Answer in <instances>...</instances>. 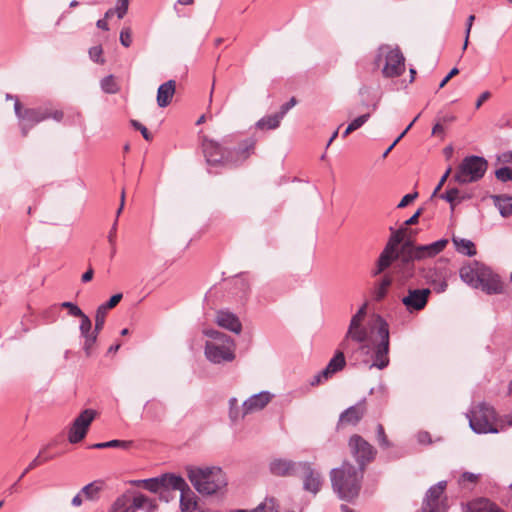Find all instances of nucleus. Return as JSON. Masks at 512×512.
<instances>
[{
    "label": "nucleus",
    "mask_w": 512,
    "mask_h": 512,
    "mask_svg": "<svg viewBox=\"0 0 512 512\" xmlns=\"http://www.w3.org/2000/svg\"><path fill=\"white\" fill-rule=\"evenodd\" d=\"M366 304L359 308L350 320L340 346L355 363L369 369L383 370L389 365L390 332L388 323L378 316L373 325L363 324Z\"/></svg>",
    "instance_id": "f257e3e1"
},
{
    "label": "nucleus",
    "mask_w": 512,
    "mask_h": 512,
    "mask_svg": "<svg viewBox=\"0 0 512 512\" xmlns=\"http://www.w3.org/2000/svg\"><path fill=\"white\" fill-rule=\"evenodd\" d=\"M366 304L359 308L350 320L340 346L355 363L369 369L383 370L389 365L390 332L388 323L378 316L373 325L363 324Z\"/></svg>",
    "instance_id": "f03ea898"
},
{
    "label": "nucleus",
    "mask_w": 512,
    "mask_h": 512,
    "mask_svg": "<svg viewBox=\"0 0 512 512\" xmlns=\"http://www.w3.org/2000/svg\"><path fill=\"white\" fill-rule=\"evenodd\" d=\"M363 472L364 470L357 469L348 462H344L340 468L331 470L332 488L341 500L351 502L358 496Z\"/></svg>",
    "instance_id": "7ed1b4c3"
},
{
    "label": "nucleus",
    "mask_w": 512,
    "mask_h": 512,
    "mask_svg": "<svg viewBox=\"0 0 512 512\" xmlns=\"http://www.w3.org/2000/svg\"><path fill=\"white\" fill-rule=\"evenodd\" d=\"M202 147L209 165H236L249 157L254 149V142L251 140L245 141L238 148L228 150L223 149L219 143L205 138Z\"/></svg>",
    "instance_id": "20e7f679"
},
{
    "label": "nucleus",
    "mask_w": 512,
    "mask_h": 512,
    "mask_svg": "<svg viewBox=\"0 0 512 512\" xmlns=\"http://www.w3.org/2000/svg\"><path fill=\"white\" fill-rule=\"evenodd\" d=\"M187 477L196 491L202 495H213L227 485V477L219 467H188Z\"/></svg>",
    "instance_id": "39448f33"
},
{
    "label": "nucleus",
    "mask_w": 512,
    "mask_h": 512,
    "mask_svg": "<svg viewBox=\"0 0 512 512\" xmlns=\"http://www.w3.org/2000/svg\"><path fill=\"white\" fill-rule=\"evenodd\" d=\"M203 334L209 338L204 347L208 361L223 364L235 359V342L230 336L214 329H205Z\"/></svg>",
    "instance_id": "423d86ee"
},
{
    "label": "nucleus",
    "mask_w": 512,
    "mask_h": 512,
    "mask_svg": "<svg viewBox=\"0 0 512 512\" xmlns=\"http://www.w3.org/2000/svg\"><path fill=\"white\" fill-rule=\"evenodd\" d=\"M375 62L377 66L383 63L382 74L386 78L398 77L405 71V58L398 47L380 46Z\"/></svg>",
    "instance_id": "0eeeda50"
},
{
    "label": "nucleus",
    "mask_w": 512,
    "mask_h": 512,
    "mask_svg": "<svg viewBox=\"0 0 512 512\" xmlns=\"http://www.w3.org/2000/svg\"><path fill=\"white\" fill-rule=\"evenodd\" d=\"M471 429L478 434L498 433L495 426L496 413L493 407L486 403H479L473 407L467 415Z\"/></svg>",
    "instance_id": "6e6552de"
},
{
    "label": "nucleus",
    "mask_w": 512,
    "mask_h": 512,
    "mask_svg": "<svg viewBox=\"0 0 512 512\" xmlns=\"http://www.w3.org/2000/svg\"><path fill=\"white\" fill-rule=\"evenodd\" d=\"M488 167L487 161L480 156H467L459 165L453 180L459 184L476 182L481 179Z\"/></svg>",
    "instance_id": "1a4fd4ad"
},
{
    "label": "nucleus",
    "mask_w": 512,
    "mask_h": 512,
    "mask_svg": "<svg viewBox=\"0 0 512 512\" xmlns=\"http://www.w3.org/2000/svg\"><path fill=\"white\" fill-rule=\"evenodd\" d=\"M155 507V503L143 494L133 497L124 494L116 499L109 512H136L137 509L152 512Z\"/></svg>",
    "instance_id": "9d476101"
},
{
    "label": "nucleus",
    "mask_w": 512,
    "mask_h": 512,
    "mask_svg": "<svg viewBox=\"0 0 512 512\" xmlns=\"http://www.w3.org/2000/svg\"><path fill=\"white\" fill-rule=\"evenodd\" d=\"M97 416V412L93 409L83 410L71 423L67 438L71 444H76L82 441L87 435L88 429L94 419Z\"/></svg>",
    "instance_id": "9b49d317"
},
{
    "label": "nucleus",
    "mask_w": 512,
    "mask_h": 512,
    "mask_svg": "<svg viewBox=\"0 0 512 512\" xmlns=\"http://www.w3.org/2000/svg\"><path fill=\"white\" fill-rule=\"evenodd\" d=\"M349 448L361 470H364L366 465L375 458V449L360 435L350 437Z\"/></svg>",
    "instance_id": "f8f14e48"
},
{
    "label": "nucleus",
    "mask_w": 512,
    "mask_h": 512,
    "mask_svg": "<svg viewBox=\"0 0 512 512\" xmlns=\"http://www.w3.org/2000/svg\"><path fill=\"white\" fill-rule=\"evenodd\" d=\"M137 483L150 492L161 493L162 490L183 487L185 480L175 474H163L159 477L139 480Z\"/></svg>",
    "instance_id": "ddd939ff"
},
{
    "label": "nucleus",
    "mask_w": 512,
    "mask_h": 512,
    "mask_svg": "<svg viewBox=\"0 0 512 512\" xmlns=\"http://www.w3.org/2000/svg\"><path fill=\"white\" fill-rule=\"evenodd\" d=\"M446 485V481H440L427 491L421 512H446V503L441 499Z\"/></svg>",
    "instance_id": "4468645a"
},
{
    "label": "nucleus",
    "mask_w": 512,
    "mask_h": 512,
    "mask_svg": "<svg viewBox=\"0 0 512 512\" xmlns=\"http://www.w3.org/2000/svg\"><path fill=\"white\" fill-rule=\"evenodd\" d=\"M14 110L16 116L21 121V130L24 136L27 135L28 130L35 124L49 118V115L41 110L26 109L22 111V106L18 99H16V103H14Z\"/></svg>",
    "instance_id": "2eb2a0df"
},
{
    "label": "nucleus",
    "mask_w": 512,
    "mask_h": 512,
    "mask_svg": "<svg viewBox=\"0 0 512 512\" xmlns=\"http://www.w3.org/2000/svg\"><path fill=\"white\" fill-rule=\"evenodd\" d=\"M404 244H409V251L411 252L412 256L415 258V260L421 261L435 257L441 253L448 244V240L440 239L427 245H414L411 241H406Z\"/></svg>",
    "instance_id": "dca6fc26"
},
{
    "label": "nucleus",
    "mask_w": 512,
    "mask_h": 512,
    "mask_svg": "<svg viewBox=\"0 0 512 512\" xmlns=\"http://www.w3.org/2000/svg\"><path fill=\"white\" fill-rule=\"evenodd\" d=\"M414 261L416 260L409 251V244L403 243L394 266L395 273L398 274L402 280L411 278L415 271Z\"/></svg>",
    "instance_id": "f3484780"
},
{
    "label": "nucleus",
    "mask_w": 512,
    "mask_h": 512,
    "mask_svg": "<svg viewBox=\"0 0 512 512\" xmlns=\"http://www.w3.org/2000/svg\"><path fill=\"white\" fill-rule=\"evenodd\" d=\"M476 289H481L488 295L501 294L503 292V282L498 274L486 266Z\"/></svg>",
    "instance_id": "a211bd4d"
},
{
    "label": "nucleus",
    "mask_w": 512,
    "mask_h": 512,
    "mask_svg": "<svg viewBox=\"0 0 512 512\" xmlns=\"http://www.w3.org/2000/svg\"><path fill=\"white\" fill-rule=\"evenodd\" d=\"M299 467V473L303 474L304 490L317 494L323 483L321 474L314 470L308 462H300Z\"/></svg>",
    "instance_id": "6ab92c4d"
},
{
    "label": "nucleus",
    "mask_w": 512,
    "mask_h": 512,
    "mask_svg": "<svg viewBox=\"0 0 512 512\" xmlns=\"http://www.w3.org/2000/svg\"><path fill=\"white\" fill-rule=\"evenodd\" d=\"M486 265L479 261H469L462 265L459 270L460 279L468 286L476 289L479 279L484 272Z\"/></svg>",
    "instance_id": "aec40b11"
},
{
    "label": "nucleus",
    "mask_w": 512,
    "mask_h": 512,
    "mask_svg": "<svg viewBox=\"0 0 512 512\" xmlns=\"http://www.w3.org/2000/svg\"><path fill=\"white\" fill-rule=\"evenodd\" d=\"M430 293L429 289H409L408 294L402 298V303L409 312L422 310Z\"/></svg>",
    "instance_id": "412c9836"
},
{
    "label": "nucleus",
    "mask_w": 512,
    "mask_h": 512,
    "mask_svg": "<svg viewBox=\"0 0 512 512\" xmlns=\"http://www.w3.org/2000/svg\"><path fill=\"white\" fill-rule=\"evenodd\" d=\"M79 330L81 337L84 339L83 350L86 356L89 357L92 354V348L97 341L99 332L95 328L92 330V322L87 315L80 318Z\"/></svg>",
    "instance_id": "4be33fe9"
},
{
    "label": "nucleus",
    "mask_w": 512,
    "mask_h": 512,
    "mask_svg": "<svg viewBox=\"0 0 512 512\" xmlns=\"http://www.w3.org/2000/svg\"><path fill=\"white\" fill-rule=\"evenodd\" d=\"M174 490L180 491L181 512H203L197 495L186 482L183 487L175 488Z\"/></svg>",
    "instance_id": "5701e85b"
},
{
    "label": "nucleus",
    "mask_w": 512,
    "mask_h": 512,
    "mask_svg": "<svg viewBox=\"0 0 512 512\" xmlns=\"http://www.w3.org/2000/svg\"><path fill=\"white\" fill-rule=\"evenodd\" d=\"M272 398L273 394H271L269 391H261L250 396L243 403V416L264 409L272 400Z\"/></svg>",
    "instance_id": "b1692460"
},
{
    "label": "nucleus",
    "mask_w": 512,
    "mask_h": 512,
    "mask_svg": "<svg viewBox=\"0 0 512 512\" xmlns=\"http://www.w3.org/2000/svg\"><path fill=\"white\" fill-rule=\"evenodd\" d=\"M365 413L366 401L363 399L340 414L338 426L344 424L356 425L363 418Z\"/></svg>",
    "instance_id": "393cba45"
},
{
    "label": "nucleus",
    "mask_w": 512,
    "mask_h": 512,
    "mask_svg": "<svg viewBox=\"0 0 512 512\" xmlns=\"http://www.w3.org/2000/svg\"><path fill=\"white\" fill-rule=\"evenodd\" d=\"M300 462H293L288 459H274L270 462L269 468L273 475L291 476L299 474Z\"/></svg>",
    "instance_id": "a878e982"
},
{
    "label": "nucleus",
    "mask_w": 512,
    "mask_h": 512,
    "mask_svg": "<svg viewBox=\"0 0 512 512\" xmlns=\"http://www.w3.org/2000/svg\"><path fill=\"white\" fill-rule=\"evenodd\" d=\"M216 323L235 334H239L242 331V324L238 317L230 311L220 310L216 314Z\"/></svg>",
    "instance_id": "bb28decb"
},
{
    "label": "nucleus",
    "mask_w": 512,
    "mask_h": 512,
    "mask_svg": "<svg viewBox=\"0 0 512 512\" xmlns=\"http://www.w3.org/2000/svg\"><path fill=\"white\" fill-rule=\"evenodd\" d=\"M448 272L442 269H433L427 272L426 279L437 293H443L448 287Z\"/></svg>",
    "instance_id": "cd10ccee"
},
{
    "label": "nucleus",
    "mask_w": 512,
    "mask_h": 512,
    "mask_svg": "<svg viewBox=\"0 0 512 512\" xmlns=\"http://www.w3.org/2000/svg\"><path fill=\"white\" fill-rule=\"evenodd\" d=\"M176 82L169 80L158 87L157 90V104L159 107H167L175 94Z\"/></svg>",
    "instance_id": "c85d7f7f"
},
{
    "label": "nucleus",
    "mask_w": 512,
    "mask_h": 512,
    "mask_svg": "<svg viewBox=\"0 0 512 512\" xmlns=\"http://www.w3.org/2000/svg\"><path fill=\"white\" fill-rule=\"evenodd\" d=\"M345 354L348 356V352L339 345V349L336 351L334 357L323 369V375H328L331 377L336 372L342 370L346 364Z\"/></svg>",
    "instance_id": "c756f323"
},
{
    "label": "nucleus",
    "mask_w": 512,
    "mask_h": 512,
    "mask_svg": "<svg viewBox=\"0 0 512 512\" xmlns=\"http://www.w3.org/2000/svg\"><path fill=\"white\" fill-rule=\"evenodd\" d=\"M398 254L399 252H392L389 249L384 248L377 260V268L373 274L378 275L390 267L393 262H396Z\"/></svg>",
    "instance_id": "7c9ffc66"
},
{
    "label": "nucleus",
    "mask_w": 512,
    "mask_h": 512,
    "mask_svg": "<svg viewBox=\"0 0 512 512\" xmlns=\"http://www.w3.org/2000/svg\"><path fill=\"white\" fill-rule=\"evenodd\" d=\"M468 512H503L488 499L480 498L468 504Z\"/></svg>",
    "instance_id": "2f4dec72"
},
{
    "label": "nucleus",
    "mask_w": 512,
    "mask_h": 512,
    "mask_svg": "<svg viewBox=\"0 0 512 512\" xmlns=\"http://www.w3.org/2000/svg\"><path fill=\"white\" fill-rule=\"evenodd\" d=\"M452 241L456 247V250L459 253H462L470 257L476 254L475 245L471 240L453 237Z\"/></svg>",
    "instance_id": "473e14b6"
},
{
    "label": "nucleus",
    "mask_w": 512,
    "mask_h": 512,
    "mask_svg": "<svg viewBox=\"0 0 512 512\" xmlns=\"http://www.w3.org/2000/svg\"><path fill=\"white\" fill-rule=\"evenodd\" d=\"M495 206L499 209L503 217L512 215V197L510 196H493Z\"/></svg>",
    "instance_id": "72a5a7b5"
},
{
    "label": "nucleus",
    "mask_w": 512,
    "mask_h": 512,
    "mask_svg": "<svg viewBox=\"0 0 512 512\" xmlns=\"http://www.w3.org/2000/svg\"><path fill=\"white\" fill-rule=\"evenodd\" d=\"M232 512H279V505L274 498H266L264 502L252 510L238 509Z\"/></svg>",
    "instance_id": "f704fd0d"
},
{
    "label": "nucleus",
    "mask_w": 512,
    "mask_h": 512,
    "mask_svg": "<svg viewBox=\"0 0 512 512\" xmlns=\"http://www.w3.org/2000/svg\"><path fill=\"white\" fill-rule=\"evenodd\" d=\"M406 233V228L401 227L400 229L396 231H392V234L385 246V248L389 249L392 252H399L398 246L404 241Z\"/></svg>",
    "instance_id": "c9c22d12"
},
{
    "label": "nucleus",
    "mask_w": 512,
    "mask_h": 512,
    "mask_svg": "<svg viewBox=\"0 0 512 512\" xmlns=\"http://www.w3.org/2000/svg\"><path fill=\"white\" fill-rule=\"evenodd\" d=\"M283 117L277 112L273 115L261 118L257 123L259 129H276L279 127Z\"/></svg>",
    "instance_id": "e433bc0d"
},
{
    "label": "nucleus",
    "mask_w": 512,
    "mask_h": 512,
    "mask_svg": "<svg viewBox=\"0 0 512 512\" xmlns=\"http://www.w3.org/2000/svg\"><path fill=\"white\" fill-rule=\"evenodd\" d=\"M103 483L102 481H94L81 489V493L87 500H96L98 498L99 492L102 490Z\"/></svg>",
    "instance_id": "4c0bfd02"
},
{
    "label": "nucleus",
    "mask_w": 512,
    "mask_h": 512,
    "mask_svg": "<svg viewBox=\"0 0 512 512\" xmlns=\"http://www.w3.org/2000/svg\"><path fill=\"white\" fill-rule=\"evenodd\" d=\"M392 284V279L389 276H385L375 287L373 290V298L376 301H381L389 290V287Z\"/></svg>",
    "instance_id": "58836bf2"
},
{
    "label": "nucleus",
    "mask_w": 512,
    "mask_h": 512,
    "mask_svg": "<svg viewBox=\"0 0 512 512\" xmlns=\"http://www.w3.org/2000/svg\"><path fill=\"white\" fill-rule=\"evenodd\" d=\"M101 89L108 94H115L119 91V86L113 75L104 77L100 82Z\"/></svg>",
    "instance_id": "ea45409f"
},
{
    "label": "nucleus",
    "mask_w": 512,
    "mask_h": 512,
    "mask_svg": "<svg viewBox=\"0 0 512 512\" xmlns=\"http://www.w3.org/2000/svg\"><path fill=\"white\" fill-rule=\"evenodd\" d=\"M229 417L233 422L245 417L243 416V408H239L238 400L235 397L229 399Z\"/></svg>",
    "instance_id": "a19ab883"
},
{
    "label": "nucleus",
    "mask_w": 512,
    "mask_h": 512,
    "mask_svg": "<svg viewBox=\"0 0 512 512\" xmlns=\"http://www.w3.org/2000/svg\"><path fill=\"white\" fill-rule=\"evenodd\" d=\"M43 451L44 450H41L39 452V454L30 462V464L27 466V468L22 472V474L18 478V481H20L32 469L45 463L46 461H49L50 459H52V456H43Z\"/></svg>",
    "instance_id": "79ce46f5"
},
{
    "label": "nucleus",
    "mask_w": 512,
    "mask_h": 512,
    "mask_svg": "<svg viewBox=\"0 0 512 512\" xmlns=\"http://www.w3.org/2000/svg\"><path fill=\"white\" fill-rule=\"evenodd\" d=\"M440 197L451 205L458 204L465 199L464 196L460 195V191L457 188L447 190L445 193L441 194Z\"/></svg>",
    "instance_id": "37998d69"
},
{
    "label": "nucleus",
    "mask_w": 512,
    "mask_h": 512,
    "mask_svg": "<svg viewBox=\"0 0 512 512\" xmlns=\"http://www.w3.org/2000/svg\"><path fill=\"white\" fill-rule=\"evenodd\" d=\"M107 312L108 311L105 310V307H100V306L96 310L95 327L94 328L98 332H100L103 329V327H104Z\"/></svg>",
    "instance_id": "c03bdc74"
},
{
    "label": "nucleus",
    "mask_w": 512,
    "mask_h": 512,
    "mask_svg": "<svg viewBox=\"0 0 512 512\" xmlns=\"http://www.w3.org/2000/svg\"><path fill=\"white\" fill-rule=\"evenodd\" d=\"M62 308L68 309V312L71 316L82 318L86 314L74 303L72 302H63L61 303Z\"/></svg>",
    "instance_id": "a18cd8bd"
},
{
    "label": "nucleus",
    "mask_w": 512,
    "mask_h": 512,
    "mask_svg": "<svg viewBox=\"0 0 512 512\" xmlns=\"http://www.w3.org/2000/svg\"><path fill=\"white\" fill-rule=\"evenodd\" d=\"M496 178L501 182H508L512 180V169L509 167H501L495 172Z\"/></svg>",
    "instance_id": "49530a36"
},
{
    "label": "nucleus",
    "mask_w": 512,
    "mask_h": 512,
    "mask_svg": "<svg viewBox=\"0 0 512 512\" xmlns=\"http://www.w3.org/2000/svg\"><path fill=\"white\" fill-rule=\"evenodd\" d=\"M478 480H479L478 474H474L471 472H464L459 477L458 482L461 486L465 487L467 483L475 484Z\"/></svg>",
    "instance_id": "de8ad7c7"
},
{
    "label": "nucleus",
    "mask_w": 512,
    "mask_h": 512,
    "mask_svg": "<svg viewBox=\"0 0 512 512\" xmlns=\"http://www.w3.org/2000/svg\"><path fill=\"white\" fill-rule=\"evenodd\" d=\"M102 53H103V50H102L101 46H93L89 49V56H90L91 60L96 63H100V64L104 63Z\"/></svg>",
    "instance_id": "09e8293b"
},
{
    "label": "nucleus",
    "mask_w": 512,
    "mask_h": 512,
    "mask_svg": "<svg viewBox=\"0 0 512 512\" xmlns=\"http://www.w3.org/2000/svg\"><path fill=\"white\" fill-rule=\"evenodd\" d=\"M120 42L124 47H130L132 44V32L129 27H124L120 32Z\"/></svg>",
    "instance_id": "8fccbe9b"
},
{
    "label": "nucleus",
    "mask_w": 512,
    "mask_h": 512,
    "mask_svg": "<svg viewBox=\"0 0 512 512\" xmlns=\"http://www.w3.org/2000/svg\"><path fill=\"white\" fill-rule=\"evenodd\" d=\"M129 6L128 0H117V5L114 8L119 19H122L127 13Z\"/></svg>",
    "instance_id": "3c124183"
},
{
    "label": "nucleus",
    "mask_w": 512,
    "mask_h": 512,
    "mask_svg": "<svg viewBox=\"0 0 512 512\" xmlns=\"http://www.w3.org/2000/svg\"><path fill=\"white\" fill-rule=\"evenodd\" d=\"M131 125L136 129V130H139L140 133L142 134L143 138L147 141H150L152 140V135L151 133L148 131V129L142 125L139 121L137 120H131L130 121Z\"/></svg>",
    "instance_id": "603ef678"
},
{
    "label": "nucleus",
    "mask_w": 512,
    "mask_h": 512,
    "mask_svg": "<svg viewBox=\"0 0 512 512\" xmlns=\"http://www.w3.org/2000/svg\"><path fill=\"white\" fill-rule=\"evenodd\" d=\"M377 438H378V441H379V444L381 447H383V448L390 447L391 444H390L389 440L387 439L384 428L381 424H378V426H377Z\"/></svg>",
    "instance_id": "864d4df0"
},
{
    "label": "nucleus",
    "mask_w": 512,
    "mask_h": 512,
    "mask_svg": "<svg viewBox=\"0 0 512 512\" xmlns=\"http://www.w3.org/2000/svg\"><path fill=\"white\" fill-rule=\"evenodd\" d=\"M131 441L125 440H110L106 442V448H122L128 449L131 446Z\"/></svg>",
    "instance_id": "5fc2aeb1"
},
{
    "label": "nucleus",
    "mask_w": 512,
    "mask_h": 512,
    "mask_svg": "<svg viewBox=\"0 0 512 512\" xmlns=\"http://www.w3.org/2000/svg\"><path fill=\"white\" fill-rule=\"evenodd\" d=\"M370 118V113H366L355 118L349 125L353 130H357L362 127Z\"/></svg>",
    "instance_id": "6e6d98bb"
},
{
    "label": "nucleus",
    "mask_w": 512,
    "mask_h": 512,
    "mask_svg": "<svg viewBox=\"0 0 512 512\" xmlns=\"http://www.w3.org/2000/svg\"><path fill=\"white\" fill-rule=\"evenodd\" d=\"M122 299V294L121 293H118V294H115L113 295L108 302L100 305V307H105V310H109L113 307H115Z\"/></svg>",
    "instance_id": "4d7b16f0"
},
{
    "label": "nucleus",
    "mask_w": 512,
    "mask_h": 512,
    "mask_svg": "<svg viewBox=\"0 0 512 512\" xmlns=\"http://www.w3.org/2000/svg\"><path fill=\"white\" fill-rule=\"evenodd\" d=\"M296 99L294 97H292L288 102H286L285 104H283L281 107H280V111L278 112L282 117H284L286 115V113L291 109L293 108L295 105H296Z\"/></svg>",
    "instance_id": "13d9d810"
},
{
    "label": "nucleus",
    "mask_w": 512,
    "mask_h": 512,
    "mask_svg": "<svg viewBox=\"0 0 512 512\" xmlns=\"http://www.w3.org/2000/svg\"><path fill=\"white\" fill-rule=\"evenodd\" d=\"M417 193H413V194H406L402 199L401 201L398 203L397 207L398 208H404L406 207L410 202H412L416 197H417Z\"/></svg>",
    "instance_id": "bf43d9fd"
},
{
    "label": "nucleus",
    "mask_w": 512,
    "mask_h": 512,
    "mask_svg": "<svg viewBox=\"0 0 512 512\" xmlns=\"http://www.w3.org/2000/svg\"><path fill=\"white\" fill-rule=\"evenodd\" d=\"M452 171V168L449 167L446 172L444 173V175L441 177L438 185L436 186V188L434 189L433 191V196L436 195L440 189L442 188V186L444 185V183L446 182L447 178L449 177L450 173Z\"/></svg>",
    "instance_id": "052dcab7"
},
{
    "label": "nucleus",
    "mask_w": 512,
    "mask_h": 512,
    "mask_svg": "<svg viewBox=\"0 0 512 512\" xmlns=\"http://www.w3.org/2000/svg\"><path fill=\"white\" fill-rule=\"evenodd\" d=\"M330 377L328 375H323V370L321 372H319L318 374H316L313 379L311 380L310 384L312 386H315V385H319L321 384L323 381L329 379Z\"/></svg>",
    "instance_id": "680f3d73"
},
{
    "label": "nucleus",
    "mask_w": 512,
    "mask_h": 512,
    "mask_svg": "<svg viewBox=\"0 0 512 512\" xmlns=\"http://www.w3.org/2000/svg\"><path fill=\"white\" fill-rule=\"evenodd\" d=\"M417 440L420 444H430L431 443L430 434L426 431L419 432L417 434Z\"/></svg>",
    "instance_id": "e2e57ef3"
},
{
    "label": "nucleus",
    "mask_w": 512,
    "mask_h": 512,
    "mask_svg": "<svg viewBox=\"0 0 512 512\" xmlns=\"http://www.w3.org/2000/svg\"><path fill=\"white\" fill-rule=\"evenodd\" d=\"M459 73V70L457 68H453L447 75L446 77L440 82L439 84V88H443L447 83L448 81L455 75H457Z\"/></svg>",
    "instance_id": "0e129e2a"
},
{
    "label": "nucleus",
    "mask_w": 512,
    "mask_h": 512,
    "mask_svg": "<svg viewBox=\"0 0 512 512\" xmlns=\"http://www.w3.org/2000/svg\"><path fill=\"white\" fill-rule=\"evenodd\" d=\"M421 214V210H417L408 220H406L404 222V226L406 228V226H409V225H414L418 222V218Z\"/></svg>",
    "instance_id": "69168bd1"
},
{
    "label": "nucleus",
    "mask_w": 512,
    "mask_h": 512,
    "mask_svg": "<svg viewBox=\"0 0 512 512\" xmlns=\"http://www.w3.org/2000/svg\"><path fill=\"white\" fill-rule=\"evenodd\" d=\"M432 135L435 136H443L444 135V126L442 123H436L432 128Z\"/></svg>",
    "instance_id": "338daca9"
},
{
    "label": "nucleus",
    "mask_w": 512,
    "mask_h": 512,
    "mask_svg": "<svg viewBox=\"0 0 512 512\" xmlns=\"http://www.w3.org/2000/svg\"><path fill=\"white\" fill-rule=\"evenodd\" d=\"M489 97H490V93H489L488 91L483 92V93L479 96L478 100L476 101V105H475V106H476V108H477V109H478V108H480V107H481V105H482L486 100H488V99H489Z\"/></svg>",
    "instance_id": "774afa93"
}]
</instances>
